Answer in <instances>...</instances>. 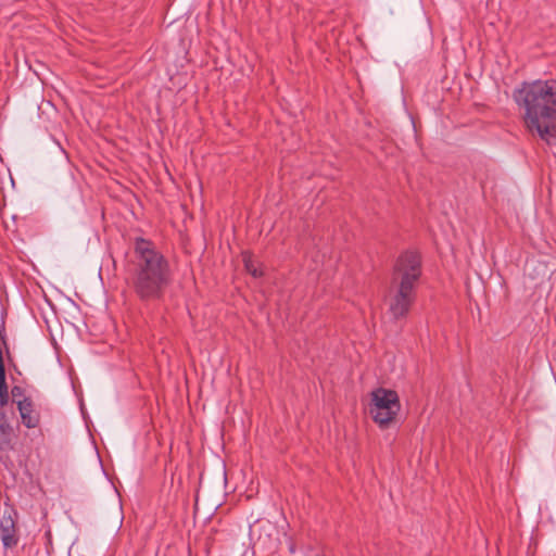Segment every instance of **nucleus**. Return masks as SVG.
Here are the masks:
<instances>
[{"instance_id": "1", "label": "nucleus", "mask_w": 556, "mask_h": 556, "mask_svg": "<svg viewBox=\"0 0 556 556\" xmlns=\"http://www.w3.org/2000/svg\"><path fill=\"white\" fill-rule=\"evenodd\" d=\"M525 109L523 122L532 135L556 143V80L523 83L513 94Z\"/></svg>"}, {"instance_id": "9", "label": "nucleus", "mask_w": 556, "mask_h": 556, "mask_svg": "<svg viewBox=\"0 0 556 556\" xmlns=\"http://www.w3.org/2000/svg\"><path fill=\"white\" fill-rule=\"evenodd\" d=\"M11 395L15 402H17L18 400H23L25 397L23 388L18 386H14L11 389Z\"/></svg>"}, {"instance_id": "10", "label": "nucleus", "mask_w": 556, "mask_h": 556, "mask_svg": "<svg viewBox=\"0 0 556 556\" xmlns=\"http://www.w3.org/2000/svg\"><path fill=\"white\" fill-rule=\"evenodd\" d=\"M51 309L53 311V313H59L60 308L56 307L55 305H51Z\"/></svg>"}, {"instance_id": "4", "label": "nucleus", "mask_w": 556, "mask_h": 556, "mask_svg": "<svg viewBox=\"0 0 556 556\" xmlns=\"http://www.w3.org/2000/svg\"><path fill=\"white\" fill-rule=\"evenodd\" d=\"M400 409V397L394 390L377 388L371 391L369 414L380 428H388L395 420Z\"/></svg>"}, {"instance_id": "3", "label": "nucleus", "mask_w": 556, "mask_h": 556, "mask_svg": "<svg viewBox=\"0 0 556 556\" xmlns=\"http://www.w3.org/2000/svg\"><path fill=\"white\" fill-rule=\"evenodd\" d=\"M420 277V257L416 252H405L396 261L392 276V286L396 289L390 299V309L405 313L414 301V288Z\"/></svg>"}, {"instance_id": "2", "label": "nucleus", "mask_w": 556, "mask_h": 556, "mask_svg": "<svg viewBox=\"0 0 556 556\" xmlns=\"http://www.w3.org/2000/svg\"><path fill=\"white\" fill-rule=\"evenodd\" d=\"M135 250L137 253L136 290L141 298L155 296L167 282V264L149 241L137 240Z\"/></svg>"}, {"instance_id": "8", "label": "nucleus", "mask_w": 556, "mask_h": 556, "mask_svg": "<svg viewBox=\"0 0 556 556\" xmlns=\"http://www.w3.org/2000/svg\"><path fill=\"white\" fill-rule=\"evenodd\" d=\"M243 261H244L245 269L249 274H251L253 277L262 276L263 271L258 267L257 262L255 260H253L251 255L244 254Z\"/></svg>"}, {"instance_id": "11", "label": "nucleus", "mask_w": 556, "mask_h": 556, "mask_svg": "<svg viewBox=\"0 0 556 556\" xmlns=\"http://www.w3.org/2000/svg\"><path fill=\"white\" fill-rule=\"evenodd\" d=\"M45 321H46L47 326L50 327V320L46 319Z\"/></svg>"}, {"instance_id": "12", "label": "nucleus", "mask_w": 556, "mask_h": 556, "mask_svg": "<svg viewBox=\"0 0 556 556\" xmlns=\"http://www.w3.org/2000/svg\"><path fill=\"white\" fill-rule=\"evenodd\" d=\"M65 303L72 304L70 300H64Z\"/></svg>"}, {"instance_id": "6", "label": "nucleus", "mask_w": 556, "mask_h": 556, "mask_svg": "<svg viewBox=\"0 0 556 556\" xmlns=\"http://www.w3.org/2000/svg\"><path fill=\"white\" fill-rule=\"evenodd\" d=\"M21 415L22 424L28 428H37L40 424V414L35 409V405L29 397H24L16 402Z\"/></svg>"}, {"instance_id": "7", "label": "nucleus", "mask_w": 556, "mask_h": 556, "mask_svg": "<svg viewBox=\"0 0 556 556\" xmlns=\"http://www.w3.org/2000/svg\"><path fill=\"white\" fill-rule=\"evenodd\" d=\"M12 447V428L8 422L0 420V451H10Z\"/></svg>"}, {"instance_id": "5", "label": "nucleus", "mask_w": 556, "mask_h": 556, "mask_svg": "<svg viewBox=\"0 0 556 556\" xmlns=\"http://www.w3.org/2000/svg\"><path fill=\"white\" fill-rule=\"evenodd\" d=\"M15 511L11 508L5 509L0 520V538L3 545L8 548L14 547L18 538L15 527Z\"/></svg>"}]
</instances>
